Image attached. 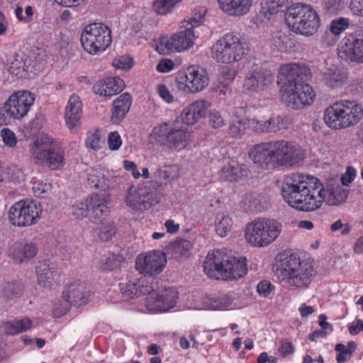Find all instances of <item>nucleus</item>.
<instances>
[{
  "label": "nucleus",
  "mask_w": 363,
  "mask_h": 363,
  "mask_svg": "<svg viewBox=\"0 0 363 363\" xmlns=\"http://www.w3.org/2000/svg\"><path fill=\"white\" fill-rule=\"evenodd\" d=\"M249 169L245 164L232 161L221 169L220 177L227 180L237 181L242 177H247Z\"/></svg>",
  "instance_id": "nucleus-33"
},
{
  "label": "nucleus",
  "mask_w": 363,
  "mask_h": 363,
  "mask_svg": "<svg viewBox=\"0 0 363 363\" xmlns=\"http://www.w3.org/2000/svg\"><path fill=\"white\" fill-rule=\"evenodd\" d=\"M177 82L179 89L187 93H196L208 84L209 77L205 69L191 66L185 71L179 72Z\"/></svg>",
  "instance_id": "nucleus-12"
},
{
  "label": "nucleus",
  "mask_w": 363,
  "mask_h": 363,
  "mask_svg": "<svg viewBox=\"0 0 363 363\" xmlns=\"http://www.w3.org/2000/svg\"><path fill=\"white\" fill-rule=\"evenodd\" d=\"M151 137L170 149H182L189 141L190 133L177 124L164 123L155 127Z\"/></svg>",
  "instance_id": "nucleus-11"
},
{
  "label": "nucleus",
  "mask_w": 363,
  "mask_h": 363,
  "mask_svg": "<svg viewBox=\"0 0 363 363\" xmlns=\"http://www.w3.org/2000/svg\"><path fill=\"white\" fill-rule=\"evenodd\" d=\"M320 181L311 175L292 174L285 177L281 184V195L292 208L301 211H312L320 208L322 197L318 189Z\"/></svg>",
  "instance_id": "nucleus-3"
},
{
  "label": "nucleus",
  "mask_w": 363,
  "mask_h": 363,
  "mask_svg": "<svg viewBox=\"0 0 363 363\" xmlns=\"http://www.w3.org/2000/svg\"><path fill=\"white\" fill-rule=\"evenodd\" d=\"M37 252L38 247L33 242L17 244L13 247L12 255L16 262L21 263L34 257Z\"/></svg>",
  "instance_id": "nucleus-36"
},
{
  "label": "nucleus",
  "mask_w": 363,
  "mask_h": 363,
  "mask_svg": "<svg viewBox=\"0 0 363 363\" xmlns=\"http://www.w3.org/2000/svg\"><path fill=\"white\" fill-rule=\"evenodd\" d=\"M118 267V262L113 255H110L101 259V269L103 270H113Z\"/></svg>",
  "instance_id": "nucleus-58"
},
{
  "label": "nucleus",
  "mask_w": 363,
  "mask_h": 363,
  "mask_svg": "<svg viewBox=\"0 0 363 363\" xmlns=\"http://www.w3.org/2000/svg\"><path fill=\"white\" fill-rule=\"evenodd\" d=\"M82 101L78 95L72 94L66 106L65 118L69 129L77 126L82 115Z\"/></svg>",
  "instance_id": "nucleus-28"
},
{
  "label": "nucleus",
  "mask_w": 363,
  "mask_h": 363,
  "mask_svg": "<svg viewBox=\"0 0 363 363\" xmlns=\"http://www.w3.org/2000/svg\"><path fill=\"white\" fill-rule=\"evenodd\" d=\"M72 214L78 220H82L86 217L89 219L88 199L75 203L72 207Z\"/></svg>",
  "instance_id": "nucleus-53"
},
{
  "label": "nucleus",
  "mask_w": 363,
  "mask_h": 363,
  "mask_svg": "<svg viewBox=\"0 0 363 363\" xmlns=\"http://www.w3.org/2000/svg\"><path fill=\"white\" fill-rule=\"evenodd\" d=\"M109 201V195L106 192L101 194H93L90 199H88L89 220L91 222H96L107 212V204Z\"/></svg>",
  "instance_id": "nucleus-26"
},
{
  "label": "nucleus",
  "mask_w": 363,
  "mask_h": 363,
  "mask_svg": "<svg viewBox=\"0 0 363 363\" xmlns=\"http://www.w3.org/2000/svg\"><path fill=\"white\" fill-rule=\"evenodd\" d=\"M36 202L20 201L13 205L9 212L11 223L18 227L30 226L36 223L40 217Z\"/></svg>",
  "instance_id": "nucleus-13"
},
{
  "label": "nucleus",
  "mask_w": 363,
  "mask_h": 363,
  "mask_svg": "<svg viewBox=\"0 0 363 363\" xmlns=\"http://www.w3.org/2000/svg\"><path fill=\"white\" fill-rule=\"evenodd\" d=\"M341 47L340 57L354 62H363V37L350 35Z\"/></svg>",
  "instance_id": "nucleus-23"
},
{
  "label": "nucleus",
  "mask_w": 363,
  "mask_h": 363,
  "mask_svg": "<svg viewBox=\"0 0 363 363\" xmlns=\"http://www.w3.org/2000/svg\"><path fill=\"white\" fill-rule=\"evenodd\" d=\"M131 106V96L128 93L121 94L113 102L112 120L114 123L121 121L126 115Z\"/></svg>",
  "instance_id": "nucleus-35"
},
{
  "label": "nucleus",
  "mask_w": 363,
  "mask_h": 363,
  "mask_svg": "<svg viewBox=\"0 0 363 363\" xmlns=\"http://www.w3.org/2000/svg\"><path fill=\"white\" fill-rule=\"evenodd\" d=\"M56 146H57V145L55 143L52 138L48 135L41 134L37 138L31 149L32 157L35 156V153L38 152H41L44 150H47L50 147Z\"/></svg>",
  "instance_id": "nucleus-42"
},
{
  "label": "nucleus",
  "mask_w": 363,
  "mask_h": 363,
  "mask_svg": "<svg viewBox=\"0 0 363 363\" xmlns=\"http://www.w3.org/2000/svg\"><path fill=\"white\" fill-rule=\"evenodd\" d=\"M293 37V35L289 32L279 31L273 36L274 45L279 51L287 52L295 46Z\"/></svg>",
  "instance_id": "nucleus-38"
},
{
  "label": "nucleus",
  "mask_w": 363,
  "mask_h": 363,
  "mask_svg": "<svg viewBox=\"0 0 363 363\" xmlns=\"http://www.w3.org/2000/svg\"><path fill=\"white\" fill-rule=\"evenodd\" d=\"M23 285L21 282H9L4 286L3 295L9 299L16 298L23 294Z\"/></svg>",
  "instance_id": "nucleus-47"
},
{
  "label": "nucleus",
  "mask_w": 363,
  "mask_h": 363,
  "mask_svg": "<svg viewBox=\"0 0 363 363\" xmlns=\"http://www.w3.org/2000/svg\"><path fill=\"white\" fill-rule=\"evenodd\" d=\"M108 144L111 150H116L121 147L122 141L119 134L116 131L111 132L108 134Z\"/></svg>",
  "instance_id": "nucleus-59"
},
{
  "label": "nucleus",
  "mask_w": 363,
  "mask_h": 363,
  "mask_svg": "<svg viewBox=\"0 0 363 363\" xmlns=\"http://www.w3.org/2000/svg\"><path fill=\"white\" fill-rule=\"evenodd\" d=\"M121 293L123 296L128 298H133L139 295H148L154 291L153 282L152 281L150 285L144 284V281L140 285L135 283H127L121 285Z\"/></svg>",
  "instance_id": "nucleus-34"
},
{
  "label": "nucleus",
  "mask_w": 363,
  "mask_h": 363,
  "mask_svg": "<svg viewBox=\"0 0 363 363\" xmlns=\"http://www.w3.org/2000/svg\"><path fill=\"white\" fill-rule=\"evenodd\" d=\"M184 30L174 34L171 38L162 41L165 48L170 51H178L187 50L194 43L195 36L191 28L184 27Z\"/></svg>",
  "instance_id": "nucleus-22"
},
{
  "label": "nucleus",
  "mask_w": 363,
  "mask_h": 363,
  "mask_svg": "<svg viewBox=\"0 0 363 363\" xmlns=\"http://www.w3.org/2000/svg\"><path fill=\"white\" fill-rule=\"evenodd\" d=\"M249 155L258 167L264 170L298 166L305 157L302 149L284 140L257 144L251 148Z\"/></svg>",
  "instance_id": "nucleus-2"
},
{
  "label": "nucleus",
  "mask_w": 363,
  "mask_h": 363,
  "mask_svg": "<svg viewBox=\"0 0 363 363\" xmlns=\"http://www.w3.org/2000/svg\"><path fill=\"white\" fill-rule=\"evenodd\" d=\"M124 82L119 77H108L97 82L93 86L94 93L105 97H111L123 91Z\"/></svg>",
  "instance_id": "nucleus-25"
},
{
  "label": "nucleus",
  "mask_w": 363,
  "mask_h": 363,
  "mask_svg": "<svg viewBox=\"0 0 363 363\" xmlns=\"http://www.w3.org/2000/svg\"><path fill=\"white\" fill-rule=\"evenodd\" d=\"M36 164H45L52 170L60 169L65 164V152L60 146L35 153L33 157Z\"/></svg>",
  "instance_id": "nucleus-19"
},
{
  "label": "nucleus",
  "mask_w": 363,
  "mask_h": 363,
  "mask_svg": "<svg viewBox=\"0 0 363 363\" xmlns=\"http://www.w3.org/2000/svg\"><path fill=\"white\" fill-rule=\"evenodd\" d=\"M38 285L45 289H50L59 277L57 268L49 261L39 262L35 268Z\"/></svg>",
  "instance_id": "nucleus-21"
},
{
  "label": "nucleus",
  "mask_w": 363,
  "mask_h": 363,
  "mask_svg": "<svg viewBox=\"0 0 363 363\" xmlns=\"http://www.w3.org/2000/svg\"><path fill=\"white\" fill-rule=\"evenodd\" d=\"M209 124L214 128H219L225 125V121L221 114L216 111H211L208 116Z\"/></svg>",
  "instance_id": "nucleus-57"
},
{
  "label": "nucleus",
  "mask_w": 363,
  "mask_h": 363,
  "mask_svg": "<svg viewBox=\"0 0 363 363\" xmlns=\"http://www.w3.org/2000/svg\"><path fill=\"white\" fill-rule=\"evenodd\" d=\"M64 292L71 301L72 304L79 306L87 302L88 291L84 283L79 281H75L69 284Z\"/></svg>",
  "instance_id": "nucleus-30"
},
{
  "label": "nucleus",
  "mask_w": 363,
  "mask_h": 363,
  "mask_svg": "<svg viewBox=\"0 0 363 363\" xmlns=\"http://www.w3.org/2000/svg\"><path fill=\"white\" fill-rule=\"evenodd\" d=\"M111 32L108 26L102 23H93L84 27L80 41L85 52L89 55H99L111 43Z\"/></svg>",
  "instance_id": "nucleus-10"
},
{
  "label": "nucleus",
  "mask_w": 363,
  "mask_h": 363,
  "mask_svg": "<svg viewBox=\"0 0 363 363\" xmlns=\"http://www.w3.org/2000/svg\"><path fill=\"white\" fill-rule=\"evenodd\" d=\"M363 117V108L354 101L343 100L327 108L324 121L334 130L345 129L357 125Z\"/></svg>",
  "instance_id": "nucleus-7"
},
{
  "label": "nucleus",
  "mask_w": 363,
  "mask_h": 363,
  "mask_svg": "<svg viewBox=\"0 0 363 363\" xmlns=\"http://www.w3.org/2000/svg\"><path fill=\"white\" fill-rule=\"evenodd\" d=\"M181 0H155L153 3L155 11L160 15L169 12Z\"/></svg>",
  "instance_id": "nucleus-50"
},
{
  "label": "nucleus",
  "mask_w": 363,
  "mask_h": 363,
  "mask_svg": "<svg viewBox=\"0 0 363 363\" xmlns=\"http://www.w3.org/2000/svg\"><path fill=\"white\" fill-rule=\"evenodd\" d=\"M330 230L333 232L341 230L342 235H347L350 232L351 227L348 223L343 224L341 220H338L330 225Z\"/></svg>",
  "instance_id": "nucleus-62"
},
{
  "label": "nucleus",
  "mask_w": 363,
  "mask_h": 363,
  "mask_svg": "<svg viewBox=\"0 0 363 363\" xmlns=\"http://www.w3.org/2000/svg\"><path fill=\"white\" fill-rule=\"evenodd\" d=\"M112 64L118 69H130L133 66V61L128 57L121 56L114 59Z\"/></svg>",
  "instance_id": "nucleus-61"
},
{
  "label": "nucleus",
  "mask_w": 363,
  "mask_h": 363,
  "mask_svg": "<svg viewBox=\"0 0 363 363\" xmlns=\"http://www.w3.org/2000/svg\"><path fill=\"white\" fill-rule=\"evenodd\" d=\"M116 233V225L112 220L108 219L100 220L99 226L94 229V235L103 242L111 240Z\"/></svg>",
  "instance_id": "nucleus-37"
},
{
  "label": "nucleus",
  "mask_w": 363,
  "mask_h": 363,
  "mask_svg": "<svg viewBox=\"0 0 363 363\" xmlns=\"http://www.w3.org/2000/svg\"><path fill=\"white\" fill-rule=\"evenodd\" d=\"M191 248V242L184 239H177L169 243L165 248V257L169 256L172 259L186 258L190 255Z\"/></svg>",
  "instance_id": "nucleus-31"
},
{
  "label": "nucleus",
  "mask_w": 363,
  "mask_h": 363,
  "mask_svg": "<svg viewBox=\"0 0 363 363\" xmlns=\"http://www.w3.org/2000/svg\"><path fill=\"white\" fill-rule=\"evenodd\" d=\"M156 203L154 192L145 186H132L125 196L126 205L133 210L145 211Z\"/></svg>",
  "instance_id": "nucleus-15"
},
{
  "label": "nucleus",
  "mask_w": 363,
  "mask_h": 363,
  "mask_svg": "<svg viewBox=\"0 0 363 363\" xmlns=\"http://www.w3.org/2000/svg\"><path fill=\"white\" fill-rule=\"evenodd\" d=\"M350 9L354 14L363 16V0H352Z\"/></svg>",
  "instance_id": "nucleus-64"
},
{
  "label": "nucleus",
  "mask_w": 363,
  "mask_h": 363,
  "mask_svg": "<svg viewBox=\"0 0 363 363\" xmlns=\"http://www.w3.org/2000/svg\"><path fill=\"white\" fill-rule=\"evenodd\" d=\"M88 184L91 188L101 189L106 191L109 188V182L104 176L96 170L91 171L87 177Z\"/></svg>",
  "instance_id": "nucleus-41"
},
{
  "label": "nucleus",
  "mask_w": 363,
  "mask_h": 363,
  "mask_svg": "<svg viewBox=\"0 0 363 363\" xmlns=\"http://www.w3.org/2000/svg\"><path fill=\"white\" fill-rule=\"evenodd\" d=\"M206 274L212 278L233 280L246 275V258L235 257L230 251L218 250L208 253L203 263Z\"/></svg>",
  "instance_id": "nucleus-4"
},
{
  "label": "nucleus",
  "mask_w": 363,
  "mask_h": 363,
  "mask_svg": "<svg viewBox=\"0 0 363 363\" xmlns=\"http://www.w3.org/2000/svg\"><path fill=\"white\" fill-rule=\"evenodd\" d=\"M311 75V69L304 65L286 64L279 68L281 100L288 107L298 110L313 104L315 94L307 83Z\"/></svg>",
  "instance_id": "nucleus-1"
},
{
  "label": "nucleus",
  "mask_w": 363,
  "mask_h": 363,
  "mask_svg": "<svg viewBox=\"0 0 363 363\" xmlns=\"http://www.w3.org/2000/svg\"><path fill=\"white\" fill-rule=\"evenodd\" d=\"M317 191H320L322 197L320 201V207L323 201L329 206H337L344 203L347 199L349 192L348 189L342 186L325 189L321 182Z\"/></svg>",
  "instance_id": "nucleus-24"
},
{
  "label": "nucleus",
  "mask_w": 363,
  "mask_h": 363,
  "mask_svg": "<svg viewBox=\"0 0 363 363\" xmlns=\"http://www.w3.org/2000/svg\"><path fill=\"white\" fill-rule=\"evenodd\" d=\"M274 270L281 281L297 288H307L315 275L313 266L301 260L296 255L281 259L274 265Z\"/></svg>",
  "instance_id": "nucleus-5"
},
{
  "label": "nucleus",
  "mask_w": 363,
  "mask_h": 363,
  "mask_svg": "<svg viewBox=\"0 0 363 363\" xmlns=\"http://www.w3.org/2000/svg\"><path fill=\"white\" fill-rule=\"evenodd\" d=\"M285 21L289 29L306 37L313 35L320 26L317 11L305 4H294L285 13Z\"/></svg>",
  "instance_id": "nucleus-6"
},
{
  "label": "nucleus",
  "mask_w": 363,
  "mask_h": 363,
  "mask_svg": "<svg viewBox=\"0 0 363 363\" xmlns=\"http://www.w3.org/2000/svg\"><path fill=\"white\" fill-rule=\"evenodd\" d=\"M243 203L246 210L250 213H258L265 209L262 196L256 192L246 194Z\"/></svg>",
  "instance_id": "nucleus-39"
},
{
  "label": "nucleus",
  "mask_w": 363,
  "mask_h": 363,
  "mask_svg": "<svg viewBox=\"0 0 363 363\" xmlns=\"http://www.w3.org/2000/svg\"><path fill=\"white\" fill-rule=\"evenodd\" d=\"M282 122V118L277 116L271 117L266 121L252 119L250 125L252 129L257 133H276L281 129Z\"/></svg>",
  "instance_id": "nucleus-32"
},
{
  "label": "nucleus",
  "mask_w": 363,
  "mask_h": 363,
  "mask_svg": "<svg viewBox=\"0 0 363 363\" xmlns=\"http://www.w3.org/2000/svg\"><path fill=\"white\" fill-rule=\"evenodd\" d=\"M208 107V104L204 100L194 101L183 110L181 118L185 124L194 125L206 116Z\"/></svg>",
  "instance_id": "nucleus-27"
},
{
  "label": "nucleus",
  "mask_w": 363,
  "mask_h": 363,
  "mask_svg": "<svg viewBox=\"0 0 363 363\" xmlns=\"http://www.w3.org/2000/svg\"><path fill=\"white\" fill-rule=\"evenodd\" d=\"M32 328V320L28 318L16 319L8 323V333L11 335H15L24 332Z\"/></svg>",
  "instance_id": "nucleus-44"
},
{
  "label": "nucleus",
  "mask_w": 363,
  "mask_h": 363,
  "mask_svg": "<svg viewBox=\"0 0 363 363\" xmlns=\"http://www.w3.org/2000/svg\"><path fill=\"white\" fill-rule=\"evenodd\" d=\"M27 58L24 56L15 54L10 61V66L8 69L9 73L18 77H25L26 72V61Z\"/></svg>",
  "instance_id": "nucleus-40"
},
{
  "label": "nucleus",
  "mask_w": 363,
  "mask_h": 363,
  "mask_svg": "<svg viewBox=\"0 0 363 363\" xmlns=\"http://www.w3.org/2000/svg\"><path fill=\"white\" fill-rule=\"evenodd\" d=\"M233 299L226 294L211 299V308L213 310L225 309L232 303Z\"/></svg>",
  "instance_id": "nucleus-54"
},
{
  "label": "nucleus",
  "mask_w": 363,
  "mask_h": 363,
  "mask_svg": "<svg viewBox=\"0 0 363 363\" xmlns=\"http://www.w3.org/2000/svg\"><path fill=\"white\" fill-rule=\"evenodd\" d=\"M166 262L165 254L163 252L152 251L145 256H138L135 267L140 274L153 277L163 271Z\"/></svg>",
  "instance_id": "nucleus-16"
},
{
  "label": "nucleus",
  "mask_w": 363,
  "mask_h": 363,
  "mask_svg": "<svg viewBox=\"0 0 363 363\" xmlns=\"http://www.w3.org/2000/svg\"><path fill=\"white\" fill-rule=\"evenodd\" d=\"M274 81L272 72L264 66H255L245 75L243 87L250 91L264 90Z\"/></svg>",
  "instance_id": "nucleus-17"
},
{
  "label": "nucleus",
  "mask_w": 363,
  "mask_h": 363,
  "mask_svg": "<svg viewBox=\"0 0 363 363\" xmlns=\"http://www.w3.org/2000/svg\"><path fill=\"white\" fill-rule=\"evenodd\" d=\"M357 348V344L353 341L347 343V348L342 343H338L335 347V350L337 352L336 361L337 363H344L349 359Z\"/></svg>",
  "instance_id": "nucleus-43"
},
{
  "label": "nucleus",
  "mask_w": 363,
  "mask_h": 363,
  "mask_svg": "<svg viewBox=\"0 0 363 363\" xmlns=\"http://www.w3.org/2000/svg\"><path fill=\"white\" fill-rule=\"evenodd\" d=\"M282 230L279 222L270 218H258L249 223L245 229V238L255 247L269 245L274 241Z\"/></svg>",
  "instance_id": "nucleus-8"
},
{
  "label": "nucleus",
  "mask_w": 363,
  "mask_h": 363,
  "mask_svg": "<svg viewBox=\"0 0 363 363\" xmlns=\"http://www.w3.org/2000/svg\"><path fill=\"white\" fill-rule=\"evenodd\" d=\"M279 352L283 357H286L288 354H292L294 352V348L291 342L287 340H283L281 341Z\"/></svg>",
  "instance_id": "nucleus-63"
},
{
  "label": "nucleus",
  "mask_w": 363,
  "mask_h": 363,
  "mask_svg": "<svg viewBox=\"0 0 363 363\" xmlns=\"http://www.w3.org/2000/svg\"><path fill=\"white\" fill-rule=\"evenodd\" d=\"M85 145L88 148L94 150H98L104 145V140L101 139L99 130L88 134Z\"/></svg>",
  "instance_id": "nucleus-51"
},
{
  "label": "nucleus",
  "mask_w": 363,
  "mask_h": 363,
  "mask_svg": "<svg viewBox=\"0 0 363 363\" xmlns=\"http://www.w3.org/2000/svg\"><path fill=\"white\" fill-rule=\"evenodd\" d=\"M179 171L177 165L164 166L155 173V177L161 179L174 180L179 177Z\"/></svg>",
  "instance_id": "nucleus-48"
},
{
  "label": "nucleus",
  "mask_w": 363,
  "mask_h": 363,
  "mask_svg": "<svg viewBox=\"0 0 363 363\" xmlns=\"http://www.w3.org/2000/svg\"><path fill=\"white\" fill-rule=\"evenodd\" d=\"M177 298V292L172 288L165 289L160 293L154 288L146 298L147 306L152 311H167L174 306Z\"/></svg>",
  "instance_id": "nucleus-18"
},
{
  "label": "nucleus",
  "mask_w": 363,
  "mask_h": 363,
  "mask_svg": "<svg viewBox=\"0 0 363 363\" xmlns=\"http://www.w3.org/2000/svg\"><path fill=\"white\" fill-rule=\"evenodd\" d=\"M232 219L229 216L218 213L216 221V231L220 237H225L232 228Z\"/></svg>",
  "instance_id": "nucleus-45"
},
{
  "label": "nucleus",
  "mask_w": 363,
  "mask_h": 363,
  "mask_svg": "<svg viewBox=\"0 0 363 363\" xmlns=\"http://www.w3.org/2000/svg\"><path fill=\"white\" fill-rule=\"evenodd\" d=\"M220 8L231 16H244L249 12L252 0H218Z\"/></svg>",
  "instance_id": "nucleus-29"
},
{
  "label": "nucleus",
  "mask_w": 363,
  "mask_h": 363,
  "mask_svg": "<svg viewBox=\"0 0 363 363\" xmlns=\"http://www.w3.org/2000/svg\"><path fill=\"white\" fill-rule=\"evenodd\" d=\"M247 49L246 43L239 34L229 33L213 45L212 57L218 62L230 64L241 60Z\"/></svg>",
  "instance_id": "nucleus-9"
},
{
  "label": "nucleus",
  "mask_w": 363,
  "mask_h": 363,
  "mask_svg": "<svg viewBox=\"0 0 363 363\" xmlns=\"http://www.w3.org/2000/svg\"><path fill=\"white\" fill-rule=\"evenodd\" d=\"M1 137L2 138L4 143L9 147H13L17 143L16 135L13 131L9 128H3L1 130Z\"/></svg>",
  "instance_id": "nucleus-56"
},
{
  "label": "nucleus",
  "mask_w": 363,
  "mask_h": 363,
  "mask_svg": "<svg viewBox=\"0 0 363 363\" xmlns=\"http://www.w3.org/2000/svg\"><path fill=\"white\" fill-rule=\"evenodd\" d=\"M35 94L21 90L12 94L4 105V111L9 117L21 119L25 117L35 101Z\"/></svg>",
  "instance_id": "nucleus-14"
},
{
  "label": "nucleus",
  "mask_w": 363,
  "mask_h": 363,
  "mask_svg": "<svg viewBox=\"0 0 363 363\" xmlns=\"http://www.w3.org/2000/svg\"><path fill=\"white\" fill-rule=\"evenodd\" d=\"M349 26V20L345 18H338L333 20L330 26V30L334 35H340Z\"/></svg>",
  "instance_id": "nucleus-55"
},
{
  "label": "nucleus",
  "mask_w": 363,
  "mask_h": 363,
  "mask_svg": "<svg viewBox=\"0 0 363 363\" xmlns=\"http://www.w3.org/2000/svg\"><path fill=\"white\" fill-rule=\"evenodd\" d=\"M247 125V119H236L230 124L228 133L233 138H240L245 134Z\"/></svg>",
  "instance_id": "nucleus-49"
},
{
  "label": "nucleus",
  "mask_w": 363,
  "mask_h": 363,
  "mask_svg": "<svg viewBox=\"0 0 363 363\" xmlns=\"http://www.w3.org/2000/svg\"><path fill=\"white\" fill-rule=\"evenodd\" d=\"M206 10L203 9H200L197 11H195L194 14L188 18V20L184 19V21L182 22V27H188L193 28L199 26V24L202 22L204 18Z\"/></svg>",
  "instance_id": "nucleus-52"
},
{
  "label": "nucleus",
  "mask_w": 363,
  "mask_h": 363,
  "mask_svg": "<svg viewBox=\"0 0 363 363\" xmlns=\"http://www.w3.org/2000/svg\"><path fill=\"white\" fill-rule=\"evenodd\" d=\"M348 73L342 67L332 66L320 73V82L331 89H339L347 84Z\"/></svg>",
  "instance_id": "nucleus-20"
},
{
  "label": "nucleus",
  "mask_w": 363,
  "mask_h": 363,
  "mask_svg": "<svg viewBox=\"0 0 363 363\" xmlns=\"http://www.w3.org/2000/svg\"><path fill=\"white\" fill-rule=\"evenodd\" d=\"M71 301L65 296L63 292L61 298H58L53 303L52 314L55 318H60L64 315L70 308Z\"/></svg>",
  "instance_id": "nucleus-46"
},
{
  "label": "nucleus",
  "mask_w": 363,
  "mask_h": 363,
  "mask_svg": "<svg viewBox=\"0 0 363 363\" xmlns=\"http://www.w3.org/2000/svg\"><path fill=\"white\" fill-rule=\"evenodd\" d=\"M274 289L273 285L269 281H262L257 286V291L263 297H267L272 292Z\"/></svg>",
  "instance_id": "nucleus-60"
}]
</instances>
